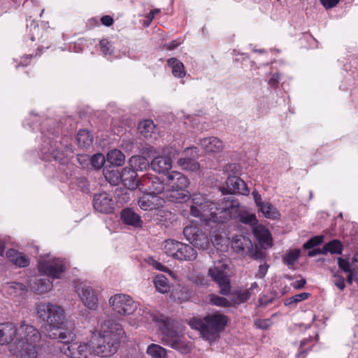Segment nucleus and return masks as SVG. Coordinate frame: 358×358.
Instances as JSON below:
<instances>
[{"label": "nucleus", "mask_w": 358, "mask_h": 358, "mask_svg": "<svg viewBox=\"0 0 358 358\" xmlns=\"http://www.w3.org/2000/svg\"><path fill=\"white\" fill-rule=\"evenodd\" d=\"M324 249L325 255L327 252H330L331 254L341 255L342 254L343 251V245L340 241L334 239L326 243L324 245Z\"/></svg>", "instance_id": "obj_40"}, {"label": "nucleus", "mask_w": 358, "mask_h": 358, "mask_svg": "<svg viewBox=\"0 0 358 358\" xmlns=\"http://www.w3.org/2000/svg\"><path fill=\"white\" fill-rule=\"evenodd\" d=\"M167 64L172 69V73L174 76L183 78L185 76V67L183 64L176 58H170L167 60Z\"/></svg>", "instance_id": "obj_32"}, {"label": "nucleus", "mask_w": 358, "mask_h": 358, "mask_svg": "<svg viewBox=\"0 0 358 358\" xmlns=\"http://www.w3.org/2000/svg\"><path fill=\"white\" fill-rule=\"evenodd\" d=\"M300 256L299 250H292L286 252L283 257V262L292 267L297 262Z\"/></svg>", "instance_id": "obj_41"}, {"label": "nucleus", "mask_w": 358, "mask_h": 358, "mask_svg": "<svg viewBox=\"0 0 358 358\" xmlns=\"http://www.w3.org/2000/svg\"><path fill=\"white\" fill-rule=\"evenodd\" d=\"M268 267V266L266 264H261L259 266V270L257 273V276L259 277V278H264L267 272Z\"/></svg>", "instance_id": "obj_59"}, {"label": "nucleus", "mask_w": 358, "mask_h": 358, "mask_svg": "<svg viewBox=\"0 0 358 358\" xmlns=\"http://www.w3.org/2000/svg\"><path fill=\"white\" fill-rule=\"evenodd\" d=\"M317 255H325L324 247L322 249H320V248L313 249V250L309 251L308 253V255L309 257H315Z\"/></svg>", "instance_id": "obj_61"}, {"label": "nucleus", "mask_w": 358, "mask_h": 358, "mask_svg": "<svg viewBox=\"0 0 358 358\" xmlns=\"http://www.w3.org/2000/svg\"><path fill=\"white\" fill-rule=\"evenodd\" d=\"M166 186L165 178L161 180L157 176L145 175L140 178V190L157 195L162 194L164 196Z\"/></svg>", "instance_id": "obj_15"}, {"label": "nucleus", "mask_w": 358, "mask_h": 358, "mask_svg": "<svg viewBox=\"0 0 358 358\" xmlns=\"http://www.w3.org/2000/svg\"><path fill=\"white\" fill-rule=\"evenodd\" d=\"M99 45L101 50V52L104 55H110L112 53L111 50V44L106 39H103L99 42Z\"/></svg>", "instance_id": "obj_50"}, {"label": "nucleus", "mask_w": 358, "mask_h": 358, "mask_svg": "<svg viewBox=\"0 0 358 358\" xmlns=\"http://www.w3.org/2000/svg\"><path fill=\"white\" fill-rule=\"evenodd\" d=\"M26 289L24 285L16 282H7L3 288V292L11 296H20L22 294Z\"/></svg>", "instance_id": "obj_31"}, {"label": "nucleus", "mask_w": 358, "mask_h": 358, "mask_svg": "<svg viewBox=\"0 0 358 358\" xmlns=\"http://www.w3.org/2000/svg\"><path fill=\"white\" fill-rule=\"evenodd\" d=\"M322 5L326 8L329 9L336 6L340 0H320Z\"/></svg>", "instance_id": "obj_56"}, {"label": "nucleus", "mask_w": 358, "mask_h": 358, "mask_svg": "<svg viewBox=\"0 0 358 358\" xmlns=\"http://www.w3.org/2000/svg\"><path fill=\"white\" fill-rule=\"evenodd\" d=\"M255 325L257 327L262 329H266L271 325L270 320H257L255 321Z\"/></svg>", "instance_id": "obj_55"}, {"label": "nucleus", "mask_w": 358, "mask_h": 358, "mask_svg": "<svg viewBox=\"0 0 358 358\" xmlns=\"http://www.w3.org/2000/svg\"><path fill=\"white\" fill-rule=\"evenodd\" d=\"M40 339L38 329L22 321L17 328V336L13 350L14 354L17 358H37V343Z\"/></svg>", "instance_id": "obj_4"}, {"label": "nucleus", "mask_w": 358, "mask_h": 358, "mask_svg": "<svg viewBox=\"0 0 358 358\" xmlns=\"http://www.w3.org/2000/svg\"><path fill=\"white\" fill-rule=\"evenodd\" d=\"M93 206L96 211L101 213H111L114 210L113 196L106 192L96 194L93 199Z\"/></svg>", "instance_id": "obj_17"}, {"label": "nucleus", "mask_w": 358, "mask_h": 358, "mask_svg": "<svg viewBox=\"0 0 358 358\" xmlns=\"http://www.w3.org/2000/svg\"><path fill=\"white\" fill-rule=\"evenodd\" d=\"M164 200L157 195L146 192L138 201L139 207L143 210H151L162 206Z\"/></svg>", "instance_id": "obj_21"}, {"label": "nucleus", "mask_w": 358, "mask_h": 358, "mask_svg": "<svg viewBox=\"0 0 358 358\" xmlns=\"http://www.w3.org/2000/svg\"><path fill=\"white\" fill-rule=\"evenodd\" d=\"M154 284L156 289L161 293H167L170 290L169 280L163 275H157L154 280Z\"/></svg>", "instance_id": "obj_38"}, {"label": "nucleus", "mask_w": 358, "mask_h": 358, "mask_svg": "<svg viewBox=\"0 0 358 358\" xmlns=\"http://www.w3.org/2000/svg\"><path fill=\"white\" fill-rule=\"evenodd\" d=\"M152 170L157 173H164L169 171L172 167V161L164 156L156 157L151 162Z\"/></svg>", "instance_id": "obj_28"}, {"label": "nucleus", "mask_w": 358, "mask_h": 358, "mask_svg": "<svg viewBox=\"0 0 358 358\" xmlns=\"http://www.w3.org/2000/svg\"><path fill=\"white\" fill-rule=\"evenodd\" d=\"M76 337L69 341H60L62 353L69 358H89L93 352L92 347L86 342H74Z\"/></svg>", "instance_id": "obj_11"}, {"label": "nucleus", "mask_w": 358, "mask_h": 358, "mask_svg": "<svg viewBox=\"0 0 358 358\" xmlns=\"http://www.w3.org/2000/svg\"><path fill=\"white\" fill-rule=\"evenodd\" d=\"M38 267L41 273L52 278H59L64 272L66 265L63 259H50L48 255L47 257H40Z\"/></svg>", "instance_id": "obj_12"}, {"label": "nucleus", "mask_w": 358, "mask_h": 358, "mask_svg": "<svg viewBox=\"0 0 358 358\" xmlns=\"http://www.w3.org/2000/svg\"><path fill=\"white\" fill-rule=\"evenodd\" d=\"M210 257L213 262V266L208 269V275L218 284L221 294L227 295L231 289L230 280L227 274L229 259L217 250L212 251Z\"/></svg>", "instance_id": "obj_6"}, {"label": "nucleus", "mask_w": 358, "mask_h": 358, "mask_svg": "<svg viewBox=\"0 0 358 358\" xmlns=\"http://www.w3.org/2000/svg\"><path fill=\"white\" fill-rule=\"evenodd\" d=\"M323 236H315L307 241L303 244V248L306 250L313 248L314 247L320 245L323 242Z\"/></svg>", "instance_id": "obj_44"}, {"label": "nucleus", "mask_w": 358, "mask_h": 358, "mask_svg": "<svg viewBox=\"0 0 358 358\" xmlns=\"http://www.w3.org/2000/svg\"><path fill=\"white\" fill-rule=\"evenodd\" d=\"M129 164L132 169L136 171H142L148 166V162L147 159L141 156H134L129 159Z\"/></svg>", "instance_id": "obj_39"}, {"label": "nucleus", "mask_w": 358, "mask_h": 358, "mask_svg": "<svg viewBox=\"0 0 358 358\" xmlns=\"http://www.w3.org/2000/svg\"><path fill=\"white\" fill-rule=\"evenodd\" d=\"M180 250L176 255V259L193 261L197 257L196 251L189 245L180 243Z\"/></svg>", "instance_id": "obj_29"}, {"label": "nucleus", "mask_w": 358, "mask_h": 358, "mask_svg": "<svg viewBox=\"0 0 358 358\" xmlns=\"http://www.w3.org/2000/svg\"><path fill=\"white\" fill-rule=\"evenodd\" d=\"M78 294L83 305L90 310H95L99 306L96 291L88 285L81 286L78 289Z\"/></svg>", "instance_id": "obj_16"}, {"label": "nucleus", "mask_w": 358, "mask_h": 358, "mask_svg": "<svg viewBox=\"0 0 358 358\" xmlns=\"http://www.w3.org/2000/svg\"><path fill=\"white\" fill-rule=\"evenodd\" d=\"M163 155L172 160L179 155V151L176 148L169 147L163 150Z\"/></svg>", "instance_id": "obj_49"}, {"label": "nucleus", "mask_w": 358, "mask_h": 358, "mask_svg": "<svg viewBox=\"0 0 358 358\" xmlns=\"http://www.w3.org/2000/svg\"><path fill=\"white\" fill-rule=\"evenodd\" d=\"M149 263L153 266V267L159 271L166 272L169 271V268H167L165 266L162 264L160 262H157V260L154 259H150L149 260Z\"/></svg>", "instance_id": "obj_54"}, {"label": "nucleus", "mask_w": 358, "mask_h": 358, "mask_svg": "<svg viewBox=\"0 0 358 358\" xmlns=\"http://www.w3.org/2000/svg\"><path fill=\"white\" fill-rule=\"evenodd\" d=\"M37 314L47 322L46 331L50 338L66 341L76 337L75 323L66 318L64 310L61 306L51 303H41L38 306Z\"/></svg>", "instance_id": "obj_1"}, {"label": "nucleus", "mask_w": 358, "mask_h": 358, "mask_svg": "<svg viewBox=\"0 0 358 358\" xmlns=\"http://www.w3.org/2000/svg\"><path fill=\"white\" fill-rule=\"evenodd\" d=\"M309 296H310V294L307 293V292H302V293L296 294V295L289 298L287 300V303L285 304L289 305V304H292L294 303H299L300 301H302L308 299Z\"/></svg>", "instance_id": "obj_48"}, {"label": "nucleus", "mask_w": 358, "mask_h": 358, "mask_svg": "<svg viewBox=\"0 0 358 358\" xmlns=\"http://www.w3.org/2000/svg\"><path fill=\"white\" fill-rule=\"evenodd\" d=\"M192 205L190 208V214L196 217H205L209 215L211 217V211L213 210L214 202L209 201L206 197L199 193L192 196Z\"/></svg>", "instance_id": "obj_13"}, {"label": "nucleus", "mask_w": 358, "mask_h": 358, "mask_svg": "<svg viewBox=\"0 0 358 358\" xmlns=\"http://www.w3.org/2000/svg\"><path fill=\"white\" fill-rule=\"evenodd\" d=\"M109 306L117 317L133 314L137 309V304L127 294H116L109 299Z\"/></svg>", "instance_id": "obj_9"}, {"label": "nucleus", "mask_w": 358, "mask_h": 358, "mask_svg": "<svg viewBox=\"0 0 358 358\" xmlns=\"http://www.w3.org/2000/svg\"><path fill=\"white\" fill-rule=\"evenodd\" d=\"M209 301L212 304L217 306L227 307L230 304L225 298L213 294L209 295Z\"/></svg>", "instance_id": "obj_45"}, {"label": "nucleus", "mask_w": 358, "mask_h": 358, "mask_svg": "<svg viewBox=\"0 0 358 358\" xmlns=\"http://www.w3.org/2000/svg\"><path fill=\"white\" fill-rule=\"evenodd\" d=\"M29 286L34 292L43 294L50 290L52 285L49 280L35 277L29 280Z\"/></svg>", "instance_id": "obj_27"}, {"label": "nucleus", "mask_w": 358, "mask_h": 358, "mask_svg": "<svg viewBox=\"0 0 358 358\" xmlns=\"http://www.w3.org/2000/svg\"><path fill=\"white\" fill-rule=\"evenodd\" d=\"M280 80V76L278 73H273L271 75L268 80V85L272 87H276Z\"/></svg>", "instance_id": "obj_57"}, {"label": "nucleus", "mask_w": 358, "mask_h": 358, "mask_svg": "<svg viewBox=\"0 0 358 358\" xmlns=\"http://www.w3.org/2000/svg\"><path fill=\"white\" fill-rule=\"evenodd\" d=\"M124 335L120 324L113 320H104L101 323L99 331L92 335L90 343L93 352L100 357L114 355Z\"/></svg>", "instance_id": "obj_2"}, {"label": "nucleus", "mask_w": 358, "mask_h": 358, "mask_svg": "<svg viewBox=\"0 0 358 358\" xmlns=\"http://www.w3.org/2000/svg\"><path fill=\"white\" fill-rule=\"evenodd\" d=\"M240 221L246 224H250L252 228L257 224V219L255 214H248V213H244V214H240Z\"/></svg>", "instance_id": "obj_42"}, {"label": "nucleus", "mask_w": 358, "mask_h": 358, "mask_svg": "<svg viewBox=\"0 0 358 358\" xmlns=\"http://www.w3.org/2000/svg\"><path fill=\"white\" fill-rule=\"evenodd\" d=\"M101 23L105 25V26H107V27H109L110 25H112L113 24V19L111 16L110 15H103L101 18Z\"/></svg>", "instance_id": "obj_60"}, {"label": "nucleus", "mask_w": 358, "mask_h": 358, "mask_svg": "<svg viewBox=\"0 0 358 358\" xmlns=\"http://www.w3.org/2000/svg\"><path fill=\"white\" fill-rule=\"evenodd\" d=\"M332 273V282L334 285L338 287L340 290L343 291L345 287V283L344 278L339 274L336 273L334 271H331Z\"/></svg>", "instance_id": "obj_47"}, {"label": "nucleus", "mask_w": 358, "mask_h": 358, "mask_svg": "<svg viewBox=\"0 0 358 358\" xmlns=\"http://www.w3.org/2000/svg\"><path fill=\"white\" fill-rule=\"evenodd\" d=\"M260 211L267 218L275 220L279 216L277 209L271 203L265 202L259 207Z\"/></svg>", "instance_id": "obj_37"}, {"label": "nucleus", "mask_w": 358, "mask_h": 358, "mask_svg": "<svg viewBox=\"0 0 358 358\" xmlns=\"http://www.w3.org/2000/svg\"><path fill=\"white\" fill-rule=\"evenodd\" d=\"M251 296V292L250 289H245L243 291H241L238 294V300L239 303H243L246 301Z\"/></svg>", "instance_id": "obj_52"}, {"label": "nucleus", "mask_w": 358, "mask_h": 358, "mask_svg": "<svg viewBox=\"0 0 358 358\" xmlns=\"http://www.w3.org/2000/svg\"><path fill=\"white\" fill-rule=\"evenodd\" d=\"M354 280L358 282V271L357 269L348 272L347 282L352 285Z\"/></svg>", "instance_id": "obj_53"}, {"label": "nucleus", "mask_w": 358, "mask_h": 358, "mask_svg": "<svg viewBox=\"0 0 358 358\" xmlns=\"http://www.w3.org/2000/svg\"><path fill=\"white\" fill-rule=\"evenodd\" d=\"M310 341V339H304V340L301 341L299 352L297 354V357L298 358H299V357L303 358L306 355L308 350V349H303V347L308 343H309Z\"/></svg>", "instance_id": "obj_51"}, {"label": "nucleus", "mask_w": 358, "mask_h": 358, "mask_svg": "<svg viewBox=\"0 0 358 358\" xmlns=\"http://www.w3.org/2000/svg\"><path fill=\"white\" fill-rule=\"evenodd\" d=\"M252 232L262 248H266L272 245L271 235L266 227L257 224L252 228Z\"/></svg>", "instance_id": "obj_23"}, {"label": "nucleus", "mask_w": 358, "mask_h": 358, "mask_svg": "<svg viewBox=\"0 0 358 358\" xmlns=\"http://www.w3.org/2000/svg\"><path fill=\"white\" fill-rule=\"evenodd\" d=\"M240 203L232 194L224 196L217 203L214 202L213 210L211 211L213 222L224 223L231 218L239 215Z\"/></svg>", "instance_id": "obj_8"}, {"label": "nucleus", "mask_w": 358, "mask_h": 358, "mask_svg": "<svg viewBox=\"0 0 358 358\" xmlns=\"http://www.w3.org/2000/svg\"><path fill=\"white\" fill-rule=\"evenodd\" d=\"M178 45H179L178 42H177L176 41H173L172 42L169 43L167 45V48L169 50H173L176 48H177L178 46Z\"/></svg>", "instance_id": "obj_63"}, {"label": "nucleus", "mask_w": 358, "mask_h": 358, "mask_svg": "<svg viewBox=\"0 0 358 358\" xmlns=\"http://www.w3.org/2000/svg\"><path fill=\"white\" fill-rule=\"evenodd\" d=\"M227 321L226 316L215 313L208 314L202 320H194L190 324L193 328L198 329L206 340L210 341L224 329Z\"/></svg>", "instance_id": "obj_7"}, {"label": "nucleus", "mask_w": 358, "mask_h": 358, "mask_svg": "<svg viewBox=\"0 0 358 358\" xmlns=\"http://www.w3.org/2000/svg\"><path fill=\"white\" fill-rule=\"evenodd\" d=\"M107 161L113 165L122 166L125 161L124 155L119 150H111L107 154Z\"/></svg>", "instance_id": "obj_34"}, {"label": "nucleus", "mask_w": 358, "mask_h": 358, "mask_svg": "<svg viewBox=\"0 0 358 358\" xmlns=\"http://www.w3.org/2000/svg\"><path fill=\"white\" fill-rule=\"evenodd\" d=\"M147 353L152 358H167L166 350L157 344H151L147 348Z\"/></svg>", "instance_id": "obj_36"}, {"label": "nucleus", "mask_w": 358, "mask_h": 358, "mask_svg": "<svg viewBox=\"0 0 358 358\" xmlns=\"http://www.w3.org/2000/svg\"><path fill=\"white\" fill-rule=\"evenodd\" d=\"M306 284V280L304 279H301L299 280H296L294 282H293L292 286L295 289H301L304 287Z\"/></svg>", "instance_id": "obj_62"}, {"label": "nucleus", "mask_w": 358, "mask_h": 358, "mask_svg": "<svg viewBox=\"0 0 358 358\" xmlns=\"http://www.w3.org/2000/svg\"><path fill=\"white\" fill-rule=\"evenodd\" d=\"M231 248L241 255H249L254 259H263L265 252L257 247L253 248L251 240L242 235H236L231 240Z\"/></svg>", "instance_id": "obj_10"}, {"label": "nucleus", "mask_w": 358, "mask_h": 358, "mask_svg": "<svg viewBox=\"0 0 358 358\" xmlns=\"http://www.w3.org/2000/svg\"><path fill=\"white\" fill-rule=\"evenodd\" d=\"M252 194L253 196V199L255 200V202L256 205L259 208L262 204H264L265 202H262L261 195L259 194V192L257 190H254L252 192Z\"/></svg>", "instance_id": "obj_58"}, {"label": "nucleus", "mask_w": 358, "mask_h": 358, "mask_svg": "<svg viewBox=\"0 0 358 358\" xmlns=\"http://www.w3.org/2000/svg\"><path fill=\"white\" fill-rule=\"evenodd\" d=\"M352 262L355 267H357V270L358 271V252L354 255L352 258Z\"/></svg>", "instance_id": "obj_64"}, {"label": "nucleus", "mask_w": 358, "mask_h": 358, "mask_svg": "<svg viewBox=\"0 0 358 358\" xmlns=\"http://www.w3.org/2000/svg\"><path fill=\"white\" fill-rule=\"evenodd\" d=\"M90 160L92 165L96 169H101L106 161L104 155L101 153L94 155Z\"/></svg>", "instance_id": "obj_46"}, {"label": "nucleus", "mask_w": 358, "mask_h": 358, "mask_svg": "<svg viewBox=\"0 0 358 358\" xmlns=\"http://www.w3.org/2000/svg\"><path fill=\"white\" fill-rule=\"evenodd\" d=\"M180 242L169 239L164 241L163 250L167 255L176 259V255L180 250Z\"/></svg>", "instance_id": "obj_33"}, {"label": "nucleus", "mask_w": 358, "mask_h": 358, "mask_svg": "<svg viewBox=\"0 0 358 358\" xmlns=\"http://www.w3.org/2000/svg\"><path fill=\"white\" fill-rule=\"evenodd\" d=\"M338 267L344 272L348 273L352 270H356L357 267L354 266L353 262L350 264L348 260L341 257L337 258Z\"/></svg>", "instance_id": "obj_43"}, {"label": "nucleus", "mask_w": 358, "mask_h": 358, "mask_svg": "<svg viewBox=\"0 0 358 358\" xmlns=\"http://www.w3.org/2000/svg\"><path fill=\"white\" fill-rule=\"evenodd\" d=\"M167 189L164 197L171 202L182 203L188 200L190 194L187 189L189 180L187 176L178 171L169 172L165 178Z\"/></svg>", "instance_id": "obj_5"}, {"label": "nucleus", "mask_w": 358, "mask_h": 358, "mask_svg": "<svg viewBox=\"0 0 358 358\" xmlns=\"http://www.w3.org/2000/svg\"><path fill=\"white\" fill-rule=\"evenodd\" d=\"M183 234L192 245L199 249L206 250L210 244L208 236L196 225L186 226Z\"/></svg>", "instance_id": "obj_14"}, {"label": "nucleus", "mask_w": 358, "mask_h": 358, "mask_svg": "<svg viewBox=\"0 0 358 358\" xmlns=\"http://www.w3.org/2000/svg\"><path fill=\"white\" fill-rule=\"evenodd\" d=\"M194 154V157L198 154V149L196 147L187 148L184 150L185 157L180 158L177 164L185 171H196L200 169L199 164L193 157H187L189 153Z\"/></svg>", "instance_id": "obj_18"}, {"label": "nucleus", "mask_w": 358, "mask_h": 358, "mask_svg": "<svg viewBox=\"0 0 358 358\" xmlns=\"http://www.w3.org/2000/svg\"><path fill=\"white\" fill-rule=\"evenodd\" d=\"M137 173L134 169L125 167L122 169L120 178L124 185L129 189H140V179L136 178Z\"/></svg>", "instance_id": "obj_24"}, {"label": "nucleus", "mask_w": 358, "mask_h": 358, "mask_svg": "<svg viewBox=\"0 0 358 358\" xmlns=\"http://www.w3.org/2000/svg\"><path fill=\"white\" fill-rule=\"evenodd\" d=\"M138 130L141 135L146 138H156L157 133L155 125L151 120H145L141 122L138 124Z\"/></svg>", "instance_id": "obj_30"}, {"label": "nucleus", "mask_w": 358, "mask_h": 358, "mask_svg": "<svg viewBox=\"0 0 358 358\" xmlns=\"http://www.w3.org/2000/svg\"><path fill=\"white\" fill-rule=\"evenodd\" d=\"M6 256L13 264L20 268L27 267L29 264V259L23 253L16 250L9 249Z\"/></svg>", "instance_id": "obj_26"}, {"label": "nucleus", "mask_w": 358, "mask_h": 358, "mask_svg": "<svg viewBox=\"0 0 358 358\" xmlns=\"http://www.w3.org/2000/svg\"><path fill=\"white\" fill-rule=\"evenodd\" d=\"M77 141L80 147L87 148L92 144L93 138L89 131L83 129L78 131Z\"/></svg>", "instance_id": "obj_35"}, {"label": "nucleus", "mask_w": 358, "mask_h": 358, "mask_svg": "<svg viewBox=\"0 0 358 358\" xmlns=\"http://www.w3.org/2000/svg\"><path fill=\"white\" fill-rule=\"evenodd\" d=\"M201 148L209 155L220 153L224 149L223 142L217 137L209 136L199 140Z\"/></svg>", "instance_id": "obj_20"}, {"label": "nucleus", "mask_w": 358, "mask_h": 358, "mask_svg": "<svg viewBox=\"0 0 358 358\" xmlns=\"http://www.w3.org/2000/svg\"><path fill=\"white\" fill-rule=\"evenodd\" d=\"M17 336V328L13 323H6L0 325V345L15 341Z\"/></svg>", "instance_id": "obj_22"}, {"label": "nucleus", "mask_w": 358, "mask_h": 358, "mask_svg": "<svg viewBox=\"0 0 358 358\" xmlns=\"http://www.w3.org/2000/svg\"><path fill=\"white\" fill-rule=\"evenodd\" d=\"M143 317L150 322L160 324L161 340L163 344L180 352L187 354L191 352V343L187 341L184 334L178 329L167 317L155 312H145Z\"/></svg>", "instance_id": "obj_3"}, {"label": "nucleus", "mask_w": 358, "mask_h": 358, "mask_svg": "<svg viewBox=\"0 0 358 358\" xmlns=\"http://www.w3.org/2000/svg\"><path fill=\"white\" fill-rule=\"evenodd\" d=\"M226 185L227 191L229 194L238 193L242 195H248L250 193L245 182L238 176H229Z\"/></svg>", "instance_id": "obj_19"}, {"label": "nucleus", "mask_w": 358, "mask_h": 358, "mask_svg": "<svg viewBox=\"0 0 358 358\" xmlns=\"http://www.w3.org/2000/svg\"><path fill=\"white\" fill-rule=\"evenodd\" d=\"M120 218L124 224L134 228H141L143 226V220L141 216L131 208H127L122 209L120 213Z\"/></svg>", "instance_id": "obj_25"}]
</instances>
